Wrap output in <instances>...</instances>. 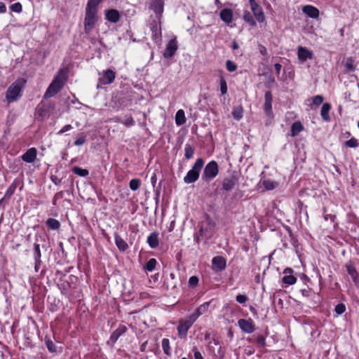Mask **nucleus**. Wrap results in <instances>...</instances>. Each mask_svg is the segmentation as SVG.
Wrapping results in <instances>:
<instances>
[{
    "mask_svg": "<svg viewBox=\"0 0 359 359\" xmlns=\"http://www.w3.org/2000/svg\"><path fill=\"white\" fill-rule=\"evenodd\" d=\"M67 79V72L65 69H60L47 88L44 98L53 97L59 93L65 86Z\"/></svg>",
    "mask_w": 359,
    "mask_h": 359,
    "instance_id": "f257e3e1",
    "label": "nucleus"
},
{
    "mask_svg": "<svg viewBox=\"0 0 359 359\" xmlns=\"http://www.w3.org/2000/svg\"><path fill=\"white\" fill-rule=\"evenodd\" d=\"M22 89V79H18L15 82L12 83L6 93V102L10 104L20 99Z\"/></svg>",
    "mask_w": 359,
    "mask_h": 359,
    "instance_id": "f03ea898",
    "label": "nucleus"
},
{
    "mask_svg": "<svg viewBox=\"0 0 359 359\" xmlns=\"http://www.w3.org/2000/svg\"><path fill=\"white\" fill-rule=\"evenodd\" d=\"M203 164V160L202 158H198L194 163L192 168L189 170L187 175L184 177V182L187 184L195 182L199 177V174Z\"/></svg>",
    "mask_w": 359,
    "mask_h": 359,
    "instance_id": "7ed1b4c3",
    "label": "nucleus"
},
{
    "mask_svg": "<svg viewBox=\"0 0 359 359\" xmlns=\"http://www.w3.org/2000/svg\"><path fill=\"white\" fill-rule=\"evenodd\" d=\"M218 172L219 168L217 162L212 161L205 165L202 175V180L208 182L215 178Z\"/></svg>",
    "mask_w": 359,
    "mask_h": 359,
    "instance_id": "20e7f679",
    "label": "nucleus"
},
{
    "mask_svg": "<svg viewBox=\"0 0 359 359\" xmlns=\"http://www.w3.org/2000/svg\"><path fill=\"white\" fill-rule=\"evenodd\" d=\"M196 320L189 316L185 319L180 320L177 327L178 334L180 338H185L187 335L189 329L192 326Z\"/></svg>",
    "mask_w": 359,
    "mask_h": 359,
    "instance_id": "39448f33",
    "label": "nucleus"
},
{
    "mask_svg": "<svg viewBox=\"0 0 359 359\" xmlns=\"http://www.w3.org/2000/svg\"><path fill=\"white\" fill-rule=\"evenodd\" d=\"M97 12L86 11L84 19V32L88 34L93 29L97 21Z\"/></svg>",
    "mask_w": 359,
    "mask_h": 359,
    "instance_id": "423d86ee",
    "label": "nucleus"
},
{
    "mask_svg": "<svg viewBox=\"0 0 359 359\" xmlns=\"http://www.w3.org/2000/svg\"><path fill=\"white\" fill-rule=\"evenodd\" d=\"M238 325L241 330L245 333H252L255 330V325L251 318L239 319Z\"/></svg>",
    "mask_w": 359,
    "mask_h": 359,
    "instance_id": "0eeeda50",
    "label": "nucleus"
},
{
    "mask_svg": "<svg viewBox=\"0 0 359 359\" xmlns=\"http://www.w3.org/2000/svg\"><path fill=\"white\" fill-rule=\"evenodd\" d=\"M165 0H149V8L152 10L159 18L163 12V6Z\"/></svg>",
    "mask_w": 359,
    "mask_h": 359,
    "instance_id": "6e6552de",
    "label": "nucleus"
},
{
    "mask_svg": "<svg viewBox=\"0 0 359 359\" xmlns=\"http://www.w3.org/2000/svg\"><path fill=\"white\" fill-rule=\"evenodd\" d=\"M177 50V42L176 39H172L168 41L163 52V56L165 58L172 57Z\"/></svg>",
    "mask_w": 359,
    "mask_h": 359,
    "instance_id": "1a4fd4ad",
    "label": "nucleus"
},
{
    "mask_svg": "<svg viewBox=\"0 0 359 359\" xmlns=\"http://www.w3.org/2000/svg\"><path fill=\"white\" fill-rule=\"evenodd\" d=\"M272 100H273V97H272L271 92L266 91L264 95V109L266 113V115L269 117L273 116Z\"/></svg>",
    "mask_w": 359,
    "mask_h": 359,
    "instance_id": "9d476101",
    "label": "nucleus"
},
{
    "mask_svg": "<svg viewBox=\"0 0 359 359\" xmlns=\"http://www.w3.org/2000/svg\"><path fill=\"white\" fill-rule=\"evenodd\" d=\"M251 10L253 12L255 17L257 20L259 22H262L265 20V16L262 7L255 1L250 3Z\"/></svg>",
    "mask_w": 359,
    "mask_h": 359,
    "instance_id": "9b49d317",
    "label": "nucleus"
},
{
    "mask_svg": "<svg viewBox=\"0 0 359 359\" xmlns=\"http://www.w3.org/2000/svg\"><path fill=\"white\" fill-rule=\"evenodd\" d=\"M212 264L214 270L216 271H221L224 270L226 266V259L221 256L215 257L212 260Z\"/></svg>",
    "mask_w": 359,
    "mask_h": 359,
    "instance_id": "f8f14e48",
    "label": "nucleus"
},
{
    "mask_svg": "<svg viewBox=\"0 0 359 359\" xmlns=\"http://www.w3.org/2000/svg\"><path fill=\"white\" fill-rule=\"evenodd\" d=\"M298 58L301 62H305L307 59H311L313 54L307 48L299 46L297 50Z\"/></svg>",
    "mask_w": 359,
    "mask_h": 359,
    "instance_id": "ddd939ff",
    "label": "nucleus"
},
{
    "mask_svg": "<svg viewBox=\"0 0 359 359\" xmlns=\"http://www.w3.org/2000/svg\"><path fill=\"white\" fill-rule=\"evenodd\" d=\"M106 19L112 23H116L120 20L119 12L116 9H109L106 11Z\"/></svg>",
    "mask_w": 359,
    "mask_h": 359,
    "instance_id": "4468645a",
    "label": "nucleus"
},
{
    "mask_svg": "<svg viewBox=\"0 0 359 359\" xmlns=\"http://www.w3.org/2000/svg\"><path fill=\"white\" fill-rule=\"evenodd\" d=\"M302 11L311 18H317L319 15L318 9L311 5L304 6Z\"/></svg>",
    "mask_w": 359,
    "mask_h": 359,
    "instance_id": "2eb2a0df",
    "label": "nucleus"
},
{
    "mask_svg": "<svg viewBox=\"0 0 359 359\" xmlns=\"http://www.w3.org/2000/svg\"><path fill=\"white\" fill-rule=\"evenodd\" d=\"M237 182V179L234 176L225 178L222 182V188L225 191L232 190Z\"/></svg>",
    "mask_w": 359,
    "mask_h": 359,
    "instance_id": "dca6fc26",
    "label": "nucleus"
},
{
    "mask_svg": "<svg viewBox=\"0 0 359 359\" xmlns=\"http://www.w3.org/2000/svg\"><path fill=\"white\" fill-rule=\"evenodd\" d=\"M116 77L115 72L111 69H107L103 72V78L102 79L103 84H111Z\"/></svg>",
    "mask_w": 359,
    "mask_h": 359,
    "instance_id": "f3484780",
    "label": "nucleus"
},
{
    "mask_svg": "<svg viewBox=\"0 0 359 359\" xmlns=\"http://www.w3.org/2000/svg\"><path fill=\"white\" fill-rule=\"evenodd\" d=\"M210 306L209 302H205L203 304H201L200 306H198L196 311L190 315L195 320L202 314L206 313L208 310Z\"/></svg>",
    "mask_w": 359,
    "mask_h": 359,
    "instance_id": "a211bd4d",
    "label": "nucleus"
},
{
    "mask_svg": "<svg viewBox=\"0 0 359 359\" xmlns=\"http://www.w3.org/2000/svg\"><path fill=\"white\" fill-rule=\"evenodd\" d=\"M36 149L34 147L30 148L24 154V161L27 163H32L36 159Z\"/></svg>",
    "mask_w": 359,
    "mask_h": 359,
    "instance_id": "6ab92c4d",
    "label": "nucleus"
},
{
    "mask_svg": "<svg viewBox=\"0 0 359 359\" xmlns=\"http://www.w3.org/2000/svg\"><path fill=\"white\" fill-rule=\"evenodd\" d=\"M219 16L224 22L229 24L233 20V12L231 9L224 8L221 11Z\"/></svg>",
    "mask_w": 359,
    "mask_h": 359,
    "instance_id": "aec40b11",
    "label": "nucleus"
},
{
    "mask_svg": "<svg viewBox=\"0 0 359 359\" xmlns=\"http://www.w3.org/2000/svg\"><path fill=\"white\" fill-rule=\"evenodd\" d=\"M304 129V126L300 121H295L291 126V135L295 137Z\"/></svg>",
    "mask_w": 359,
    "mask_h": 359,
    "instance_id": "412c9836",
    "label": "nucleus"
},
{
    "mask_svg": "<svg viewBox=\"0 0 359 359\" xmlns=\"http://www.w3.org/2000/svg\"><path fill=\"white\" fill-rule=\"evenodd\" d=\"M34 257L35 259V269L37 271L38 266L41 263V251H40V245L39 244L34 243Z\"/></svg>",
    "mask_w": 359,
    "mask_h": 359,
    "instance_id": "4be33fe9",
    "label": "nucleus"
},
{
    "mask_svg": "<svg viewBox=\"0 0 359 359\" xmlns=\"http://www.w3.org/2000/svg\"><path fill=\"white\" fill-rule=\"evenodd\" d=\"M331 109V105L329 103H324L321 108L320 115L324 121H329L330 119V116L329 114L330 110Z\"/></svg>",
    "mask_w": 359,
    "mask_h": 359,
    "instance_id": "5701e85b",
    "label": "nucleus"
},
{
    "mask_svg": "<svg viewBox=\"0 0 359 359\" xmlns=\"http://www.w3.org/2000/svg\"><path fill=\"white\" fill-rule=\"evenodd\" d=\"M147 243L151 248H155L158 245V233L156 232L151 233L147 238Z\"/></svg>",
    "mask_w": 359,
    "mask_h": 359,
    "instance_id": "b1692460",
    "label": "nucleus"
},
{
    "mask_svg": "<svg viewBox=\"0 0 359 359\" xmlns=\"http://www.w3.org/2000/svg\"><path fill=\"white\" fill-rule=\"evenodd\" d=\"M186 122L185 114L183 109H179L175 114V123L178 126L184 124Z\"/></svg>",
    "mask_w": 359,
    "mask_h": 359,
    "instance_id": "393cba45",
    "label": "nucleus"
},
{
    "mask_svg": "<svg viewBox=\"0 0 359 359\" xmlns=\"http://www.w3.org/2000/svg\"><path fill=\"white\" fill-rule=\"evenodd\" d=\"M114 239L116 245L120 250L124 251L128 248V244L118 234H115Z\"/></svg>",
    "mask_w": 359,
    "mask_h": 359,
    "instance_id": "a878e982",
    "label": "nucleus"
},
{
    "mask_svg": "<svg viewBox=\"0 0 359 359\" xmlns=\"http://www.w3.org/2000/svg\"><path fill=\"white\" fill-rule=\"evenodd\" d=\"M126 330V328L125 327H119L116 330L114 331V332L111 334L110 339L112 341V342H116L118 337L123 334Z\"/></svg>",
    "mask_w": 359,
    "mask_h": 359,
    "instance_id": "bb28decb",
    "label": "nucleus"
},
{
    "mask_svg": "<svg viewBox=\"0 0 359 359\" xmlns=\"http://www.w3.org/2000/svg\"><path fill=\"white\" fill-rule=\"evenodd\" d=\"M102 0H88L86 11L97 13V7Z\"/></svg>",
    "mask_w": 359,
    "mask_h": 359,
    "instance_id": "cd10ccee",
    "label": "nucleus"
},
{
    "mask_svg": "<svg viewBox=\"0 0 359 359\" xmlns=\"http://www.w3.org/2000/svg\"><path fill=\"white\" fill-rule=\"evenodd\" d=\"M195 149L194 148L189 144H186L184 146V156L186 159L189 160L191 158L194 154Z\"/></svg>",
    "mask_w": 359,
    "mask_h": 359,
    "instance_id": "c85d7f7f",
    "label": "nucleus"
},
{
    "mask_svg": "<svg viewBox=\"0 0 359 359\" xmlns=\"http://www.w3.org/2000/svg\"><path fill=\"white\" fill-rule=\"evenodd\" d=\"M46 225L48 228L56 230L60 228V224L58 220L53 218H49L46 222Z\"/></svg>",
    "mask_w": 359,
    "mask_h": 359,
    "instance_id": "c756f323",
    "label": "nucleus"
},
{
    "mask_svg": "<svg viewBox=\"0 0 359 359\" xmlns=\"http://www.w3.org/2000/svg\"><path fill=\"white\" fill-rule=\"evenodd\" d=\"M346 270L348 273L352 277L353 281L357 283L358 279V273L355 269L351 265H346Z\"/></svg>",
    "mask_w": 359,
    "mask_h": 359,
    "instance_id": "7c9ffc66",
    "label": "nucleus"
},
{
    "mask_svg": "<svg viewBox=\"0 0 359 359\" xmlns=\"http://www.w3.org/2000/svg\"><path fill=\"white\" fill-rule=\"evenodd\" d=\"M243 20L252 27H255L256 25V22L255 21L252 15L248 11L244 12Z\"/></svg>",
    "mask_w": 359,
    "mask_h": 359,
    "instance_id": "2f4dec72",
    "label": "nucleus"
},
{
    "mask_svg": "<svg viewBox=\"0 0 359 359\" xmlns=\"http://www.w3.org/2000/svg\"><path fill=\"white\" fill-rule=\"evenodd\" d=\"M72 172L79 175V176H81V177H86L88 175L89 172L88 170L86 169H83L80 167H78V166H74L72 168Z\"/></svg>",
    "mask_w": 359,
    "mask_h": 359,
    "instance_id": "473e14b6",
    "label": "nucleus"
},
{
    "mask_svg": "<svg viewBox=\"0 0 359 359\" xmlns=\"http://www.w3.org/2000/svg\"><path fill=\"white\" fill-rule=\"evenodd\" d=\"M141 185V181L140 179L135 178L130 181L129 187L131 190L136 191L137 190Z\"/></svg>",
    "mask_w": 359,
    "mask_h": 359,
    "instance_id": "72a5a7b5",
    "label": "nucleus"
},
{
    "mask_svg": "<svg viewBox=\"0 0 359 359\" xmlns=\"http://www.w3.org/2000/svg\"><path fill=\"white\" fill-rule=\"evenodd\" d=\"M263 185L267 190H273L278 187V184L271 180H264Z\"/></svg>",
    "mask_w": 359,
    "mask_h": 359,
    "instance_id": "f704fd0d",
    "label": "nucleus"
},
{
    "mask_svg": "<svg viewBox=\"0 0 359 359\" xmlns=\"http://www.w3.org/2000/svg\"><path fill=\"white\" fill-rule=\"evenodd\" d=\"M283 283L286 285H293L296 283L297 278L292 275L285 276L283 279Z\"/></svg>",
    "mask_w": 359,
    "mask_h": 359,
    "instance_id": "c9c22d12",
    "label": "nucleus"
},
{
    "mask_svg": "<svg viewBox=\"0 0 359 359\" xmlns=\"http://www.w3.org/2000/svg\"><path fill=\"white\" fill-rule=\"evenodd\" d=\"M344 66L347 71L353 72L355 69L354 67V60L352 57H348L346 59Z\"/></svg>",
    "mask_w": 359,
    "mask_h": 359,
    "instance_id": "e433bc0d",
    "label": "nucleus"
},
{
    "mask_svg": "<svg viewBox=\"0 0 359 359\" xmlns=\"http://www.w3.org/2000/svg\"><path fill=\"white\" fill-rule=\"evenodd\" d=\"M220 91L222 95H225L227 93V84L226 81L223 76H220L219 79Z\"/></svg>",
    "mask_w": 359,
    "mask_h": 359,
    "instance_id": "4c0bfd02",
    "label": "nucleus"
},
{
    "mask_svg": "<svg viewBox=\"0 0 359 359\" xmlns=\"http://www.w3.org/2000/svg\"><path fill=\"white\" fill-rule=\"evenodd\" d=\"M156 263V260L151 258L147 262L144 269L148 271H152L155 269Z\"/></svg>",
    "mask_w": 359,
    "mask_h": 359,
    "instance_id": "58836bf2",
    "label": "nucleus"
},
{
    "mask_svg": "<svg viewBox=\"0 0 359 359\" xmlns=\"http://www.w3.org/2000/svg\"><path fill=\"white\" fill-rule=\"evenodd\" d=\"M254 342L259 348H264L266 346V341L264 337L259 335L254 339Z\"/></svg>",
    "mask_w": 359,
    "mask_h": 359,
    "instance_id": "ea45409f",
    "label": "nucleus"
},
{
    "mask_svg": "<svg viewBox=\"0 0 359 359\" xmlns=\"http://www.w3.org/2000/svg\"><path fill=\"white\" fill-rule=\"evenodd\" d=\"M45 344L48 348V350L51 352L54 353L56 352V346L55 344L50 339H45Z\"/></svg>",
    "mask_w": 359,
    "mask_h": 359,
    "instance_id": "a19ab883",
    "label": "nucleus"
},
{
    "mask_svg": "<svg viewBox=\"0 0 359 359\" xmlns=\"http://www.w3.org/2000/svg\"><path fill=\"white\" fill-rule=\"evenodd\" d=\"M345 145L348 147L355 148L358 147V140L355 137H352L350 140L345 142Z\"/></svg>",
    "mask_w": 359,
    "mask_h": 359,
    "instance_id": "79ce46f5",
    "label": "nucleus"
},
{
    "mask_svg": "<svg viewBox=\"0 0 359 359\" xmlns=\"http://www.w3.org/2000/svg\"><path fill=\"white\" fill-rule=\"evenodd\" d=\"M232 115L233 118L236 120H240L243 116V109L242 108H236L233 109L232 111Z\"/></svg>",
    "mask_w": 359,
    "mask_h": 359,
    "instance_id": "37998d69",
    "label": "nucleus"
},
{
    "mask_svg": "<svg viewBox=\"0 0 359 359\" xmlns=\"http://www.w3.org/2000/svg\"><path fill=\"white\" fill-rule=\"evenodd\" d=\"M162 348L165 354L168 355L170 353V341L168 339H163L162 340Z\"/></svg>",
    "mask_w": 359,
    "mask_h": 359,
    "instance_id": "c03bdc74",
    "label": "nucleus"
},
{
    "mask_svg": "<svg viewBox=\"0 0 359 359\" xmlns=\"http://www.w3.org/2000/svg\"><path fill=\"white\" fill-rule=\"evenodd\" d=\"M226 67L230 72H235L237 69V65L231 60H227L226 62Z\"/></svg>",
    "mask_w": 359,
    "mask_h": 359,
    "instance_id": "a18cd8bd",
    "label": "nucleus"
},
{
    "mask_svg": "<svg viewBox=\"0 0 359 359\" xmlns=\"http://www.w3.org/2000/svg\"><path fill=\"white\" fill-rule=\"evenodd\" d=\"M22 5L19 2L14 3L10 6L11 11L15 13H20L22 11Z\"/></svg>",
    "mask_w": 359,
    "mask_h": 359,
    "instance_id": "49530a36",
    "label": "nucleus"
},
{
    "mask_svg": "<svg viewBox=\"0 0 359 359\" xmlns=\"http://www.w3.org/2000/svg\"><path fill=\"white\" fill-rule=\"evenodd\" d=\"M334 311L337 313V315H341L346 311V306L342 303L338 304L335 306Z\"/></svg>",
    "mask_w": 359,
    "mask_h": 359,
    "instance_id": "de8ad7c7",
    "label": "nucleus"
},
{
    "mask_svg": "<svg viewBox=\"0 0 359 359\" xmlns=\"http://www.w3.org/2000/svg\"><path fill=\"white\" fill-rule=\"evenodd\" d=\"M324 98L322 95H316L313 97L312 103L316 106H319L323 102Z\"/></svg>",
    "mask_w": 359,
    "mask_h": 359,
    "instance_id": "09e8293b",
    "label": "nucleus"
},
{
    "mask_svg": "<svg viewBox=\"0 0 359 359\" xmlns=\"http://www.w3.org/2000/svg\"><path fill=\"white\" fill-rule=\"evenodd\" d=\"M198 278L196 276H193L189 279V285L191 287H196L198 283Z\"/></svg>",
    "mask_w": 359,
    "mask_h": 359,
    "instance_id": "8fccbe9b",
    "label": "nucleus"
},
{
    "mask_svg": "<svg viewBox=\"0 0 359 359\" xmlns=\"http://www.w3.org/2000/svg\"><path fill=\"white\" fill-rule=\"evenodd\" d=\"M236 299L238 303L243 304L248 301V298L245 294H238Z\"/></svg>",
    "mask_w": 359,
    "mask_h": 359,
    "instance_id": "3c124183",
    "label": "nucleus"
},
{
    "mask_svg": "<svg viewBox=\"0 0 359 359\" xmlns=\"http://www.w3.org/2000/svg\"><path fill=\"white\" fill-rule=\"evenodd\" d=\"M121 123L127 126H131L135 124V121L132 116L127 117L124 121H122Z\"/></svg>",
    "mask_w": 359,
    "mask_h": 359,
    "instance_id": "603ef678",
    "label": "nucleus"
},
{
    "mask_svg": "<svg viewBox=\"0 0 359 359\" xmlns=\"http://www.w3.org/2000/svg\"><path fill=\"white\" fill-rule=\"evenodd\" d=\"M86 141V137L85 136H81L79 137H78L75 142H74V144L76 146H81L83 145Z\"/></svg>",
    "mask_w": 359,
    "mask_h": 359,
    "instance_id": "864d4df0",
    "label": "nucleus"
},
{
    "mask_svg": "<svg viewBox=\"0 0 359 359\" xmlns=\"http://www.w3.org/2000/svg\"><path fill=\"white\" fill-rule=\"evenodd\" d=\"M38 113L41 116H44L47 114L48 110L46 109L45 105H42L41 107H39Z\"/></svg>",
    "mask_w": 359,
    "mask_h": 359,
    "instance_id": "5fc2aeb1",
    "label": "nucleus"
},
{
    "mask_svg": "<svg viewBox=\"0 0 359 359\" xmlns=\"http://www.w3.org/2000/svg\"><path fill=\"white\" fill-rule=\"evenodd\" d=\"M72 128V126L69 124L65 126L58 133L57 135H62L64 133L70 130Z\"/></svg>",
    "mask_w": 359,
    "mask_h": 359,
    "instance_id": "6e6d98bb",
    "label": "nucleus"
},
{
    "mask_svg": "<svg viewBox=\"0 0 359 359\" xmlns=\"http://www.w3.org/2000/svg\"><path fill=\"white\" fill-rule=\"evenodd\" d=\"M194 353L195 359H203L202 354L196 347L194 348Z\"/></svg>",
    "mask_w": 359,
    "mask_h": 359,
    "instance_id": "4d7b16f0",
    "label": "nucleus"
},
{
    "mask_svg": "<svg viewBox=\"0 0 359 359\" xmlns=\"http://www.w3.org/2000/svg\"><path fill=\"white\" fill-rule=\"evenodd\" d=\"M6 11V6L4 2L0 1V13H4Z\"/></svg>",
    "mask_w": 359,
    "mask_h": 359,
    "instance_id": "13d9d810",
    "label": "nucleus"
},
{
    "mask_svg": "<svg viewBox=\"0 0 359 359\" xmlns=\"http://www.w3.org/2000/svg\"><path fill=\"white\" fill-rule=\"evenodd\" d=\"M281 65L279 64V63H276L274 65V68H275V70L276 72V74L278 75L280 74V69H281Z\"/></svg>",
    "mask_w": 359,
    "mask_h": 359,
    "instance_id": "bf43d9fd",
    "label": "nucleus"
},
{
    "mask_svg": "<svg viewBox=\"0 0 359 359\" xmlns=\"http://www.w3.org/2000/svg\"><path fill=\"white\" fill-rule=\"evenodd\" d=\"M301 292H302V295L305 296V297H309L311 294V291L307 289L301 290Z\"/></svg>",
    "mask_w": 359,
    "mask_h": 359,
    "instance_id": "052dcab7",
    "label": "nucleus"
},
{
    "mask_svg": "<svg viewBox=\"0 0 359 359\" xmlns=\"http://www.w3.org/2000/svg\"><path fill=\"white\" fill-rule=\"evenodd\" d=\"M245 352L248 355H250L252 354H253L255 353V350L254 348H252V347L249 346L247 348H245Z\"/></svg>",
    "mask_w": 359,
    "mask_h": 359,
    "instance_id": "680f3d73",
    "label": "nucleus"
},
{
    "mask_svg": "<svg viewBox=\"0 0 359 359\" xmlns=\"http://www.w3.org/2000/svg\"><path fill=\"white\" fill-rule=\"evenodd\" d=\"M14 190H15V187L11 185L7 190V194H9V195H11L14 192Z\"/></svg>",
    "mask_w": 359,
    "mask_h": 359,
    "instance_id": "e2e57ef3",
    "label": "nucleus"
},
{
    "mask_svg": "<svg viewBox=\"0 0 359 359\" xmlns=\"http://www.w3.org/2000/svg\"><path fill=\"white\" fill-rule=\"evenodd\" d=\"M151 183H152L153 186L154 187L155 184L156 182V176L155 174H154V175L151 177Z\"/></svg>",
    "mask_w": 359,
    "mask_h": 359,
    "instance_id": "0e129e2a",
    "label": "nucleus"
},
{
    "mask_svg": "<svg viewBox=\"0 0 359 359\" xmlns=\"http://www.w3.org/2000/svg\"><path fill=\"white\" fill-rule=\"evenodd\" d=\"M292 269L291 268H287V269H285L284 270V272H283V273H292Z\"/></svg>",
    "mask_w": 359,
    "mask_h": 359,
    "instance_id": "69168bd1",
    "label": "nucleus"
},
{
    "mask_svg": "<svg viewBox=\"0 0 359 359\" xmlns=\"http://www.w3.org/2000/svg\"><path fill=\"white\" fill-rule=\"evenodd\" d=\"M238 48V45L236 42L233 41L232 44V48L233 49H237Z\"/></svg>",
    "mask_w": 359,
    "mask_h": 359,
    "instance_id": "338daca9",
    "label": "nucleus"
},
{
    "mask_svg": "<svg viewBox=\"0 0 359 359\" xmlns=\"http://www.w3.org/2000/svg\"><path fill=\"white\" fill-rule=\"evenodd\" d=\"M151 29L153 31V32H157L158 31V27L156 25H154L152 27H151Z\"/></svg>",
    "mask_w": 359,
    "mask_h": 359,
    "instance_id": "774afa93",
    "label": "nucleus"
}]
</instances>
